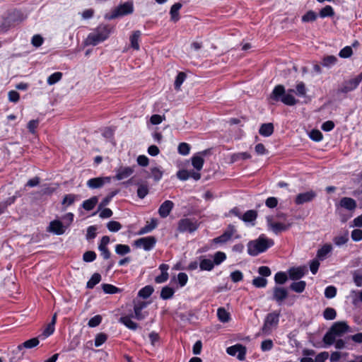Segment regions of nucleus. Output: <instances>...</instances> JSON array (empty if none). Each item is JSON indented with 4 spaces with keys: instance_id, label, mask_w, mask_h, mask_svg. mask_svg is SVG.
Wrapping results in <instances>:
<instances>
[{
    "instance_id": "nucleus-62",
    "label": "nucleus",
    "mask_w": 362,
    "mask_h": 362,
    "mask_svg": "<svg viewBox=\"0 0 362 362\" xmlns=\"http://www.w3.org/2000/svg\"><path fill=\"white\" fill-rule=\"evenodd\" d=\"M102 321V317L100 315H95L90 318L88 322V325L90 327H95L98 326Z\"/></svg>"
},
{
    "instance_id": "nucleus-33",
    "label": "nucleus",
    "mask_w": 362,
    "mask_h": 362,
    "mask_svg": "<svg viewBox=\"0 0 362 362\" xmlns=\"http://www.w3.org/2000/svg\"><path fill=\"white\" fill-rule=\"evenodd\" d=\"M257 216V213L255 210L247 211L241 217V219L244 222H252L254 221Z\"/></svg>"
},
{
    "instance_id": "nucleus-47",
    "label": "nucleus",
    "mask_w": 362,
    "mask_h": 362,
    "mask_svg": "<svg viewBox=\"0 0 362 362\" xmlns=\"http://www.w3.org/2000/svg\"><path fill=\"white\" fill-rule=\"evenodd\" d=\"M288 276L285 272H277L274 276V281L276 284H284L286 282Z\"/></svg>"
},
{
    "instance_id": "nucleus-28",
    "label": "nucleus",
    "mask_w": 362,
    "mask_h": 362,
    "mask_svg": "<svg viewBox=\"0 0 362 362\" xmlns=\"http://www.w3.org/2000/svg\"><path fill=\"white\" fill-rule=\"evenodd\" d=\"M39 343H40V341L38 340V339L37 337L32 338L29 340L25 341L23 344H19L17 346V350L21 351L23 348L31 349V348L37 346L39 344Z\"/></svg>"
},
{
    "instance_id": "nucleus-34",
    "label": "nucleus",
    "mask_w": 362,
    "mask_h": 362,
    "mask_svg": "<svg viewBox=\"0 0 362 362\" xmlns=\"http://www.w3.org/2000/svg\"><path fill=\"white\" fill-rule=\"evenodd\" d=\"M157 226V221L156 219H151V223H147V224L141 228L139 232V235H143L145 233H148L153 230Z\"/></svg>"
},
{
    "instance_id": "nucleus-54",
    "label": "nucleus",
    "mask_w": 362,
    "mask_h": 362,
    "mask_svg": "<svg viewBox=\"0 0 362 362\" xmlns=\"http://www.w3.org/2000/svg\"><path fill=\"white\" fill-rule=\"evenodd\" d=\"M102 288L103 291L105 293H110V294H114L118 292L119 289L116 286L108 284H103L102 285Z\"/></svg>"
},
{
    "instance_id": "nucleus-51",
    "label": "nucleus",
    "mask_w": 362,
    "mask_h": 362,
    "mask_svg": "<svg viewBox=\"0 0 362 362\" xmlns=\"http://www.w3.org/2000/svg\"><path fill=\"white\" fill-rule=\"evenodd\" d=\"M107 229L111 232H117L122 228V225L116 221H110L107 224Z\"/></svg>"
},
{
    "instance_id": "nucleus-55",
    "label": "nucleus",
    "mask_w": 362,
    "mask_h": 362,
    "mask_svg": "<svg viewBox=\"0 0 362 362\" xmlns=\"http://www.w3.org/2000/svg\"><path fill=\"white\" fill-rule=\"evenodd\" d=\"M317 18L316 13L313 11H308L305 15L302 16L303 22H313Z\"/></svg>"
},
{
    "instance_id": "nucleus-38",
    "label": "nucleus",
    "mask_w": 362,
    "mask_h": 362,
    "mask_svg": "<svg viewBox=\"0 0 362 362\" xmlns=\"http://www.w3.org/2000/svg\"><path fill=\"white\" fill-rule=\"evenodd\" d=\"M337 58L334 55H329L323 57L322 65L325 67H330L337 62Z\"/></svg>"
},
{
    "instance_id": "nucleus-25",
    "label": "nucleus",
    "mask_w": 362,
    "mask_h": 362,
    "mask_svg": "<svg viewBox=\"0 0 362 362\" xmlns=\"http://www.w3.org/2000/svg\"><path fill=\"white\" fill-rule=\"evenodd\" d=\"M141 35V33L140 30H135L133 32L132 35L130 36V42L131 47L136 50H139V40Z\"/></svg>"
},
{
    "instance_id": "nucleus-14",
    "label": "nucleus",
    "mask_w": 362,
    "mask_h": 362,
    "mask_svg": "<svg viewBox=\"0 0 362 362\" xmlns=\"http://www.w3.org/2000/svg\"><path fill=\"white\" fill-rule=\"evenodd\" d=\"M174 204L172 201L166 200L165 201L158 209V214L161 218H166L172 209H173Z\"/></svg>"
},
{
    "instance_id": "nucleus-45",
    "label": "nucleus",
    "mask_w": 362,
    "mask_h": 362,
    "mask_svg": "<svg viewBox=\"0 0 362 362\" xmlns=\"http://www.w3.org/2000/svg\"><path fill=\"white\" fill-rule=\"evenodd\" d=\"M306 87L303 82L300 81L296 84V94L299 97H304L306 95Z\"/></svg>"
},
{
    "instance_id": "nucleus-10",
    "label": "nucleus",
    "mask_w": 362,
    "mask_h": 362,
    "mask_svg": "<svg viewBox=\"0 0 362 362\" xmlns=\"http://www.w3.org/2000/svg\"><path fill=\"white\" fill-rule=\"evenodd\" d=\"M147 305L148 303L144 301L135 303L134 305V314L131 315L132 317H134L137 320H144L148 315V313L146 311H143V310L146 308Z\"/></svg>"
},
{
    "instance_id": "nucleus-6",
    "label": "nucleus",
    "mask_w": 362,
    "mask_h": 362,
    "mask_svg": "<svg viewBox=\"0 0 362 362\" xmlns=\"http://www.w3.org/2000/svg\"><path fill=\"white\" fill-rule=\"evenodd\" d=\"M199 223L194 218H182L179 221L177 230L180 233H193L199 228Z\"/></svg>"
},
{
    "instance_id": "nucleus-5",
    "label": "nucleus",
    "mask_w": 362,
    "mask_h": 362,
    "mask_svg": "<svg viewBox=\"0 0 362 362\" xmlns=\"http://www.w3.org/2000/svg\"><path fill=\"white\" fill-rule=\"evenodd\" d=\"M280 313L274 311L267 315L264 325L262 328V332L264 334H269L272 328L276 327L279 321Z\"/></svg>"
},
{
    "instance_id": "nucleus-56",
    "label": "nucleus",
    "mask_w": 362,
    "mask_h": 362,
    "mask_svg": "<svg viewBox=\"0 0 362 362\" xmlns=\"http://www.w3.org/2000/svg\"><path fill=\"white\" fill-rule=\"evenodd\" d=\"M107 339V334L104 333H99L96 335L95 339V346L98 347L104 344Z\"/></svg>"
},
{
    "instance_id": "nucleus-7",
    "label": "nucleus",
    "mask_w": 362,
    "mask_h": 362,
    "mask_svg": "<svg viewBox=\"0 0 362 362\" xmlns=\"http://www.w3.org/2000/svg\"><path fill=\"white\" fill-rule=\"evenodd\" d=\"M267 222L269 229L276 235L283 231L288 230L292 226V223L288 221L275 222L273 221L272 217L271 216L267 217Z\"/></svg>"
},
{
    "instance_id": "nucleus-32",
    "label": "nucleus",
    "mask_w": 362,
    "mask_h": 362,
    "mask_svg": "<svg viewBox=\"0 0 362 362\" xmlns=\"http://www.w3.org/2000/svg\"><path fill=\"white\" fill-rule=\"evenodd\" d=\"M337 336L332 332L331 329H329L328 332L324 335L322 341L327 346H331L334 344L336 340Z\"/></svg>"
},
{
    "instance_id": "nucleus-22",
    "label": "nucleus",
    "mask_w": 362,
    "mask_h": 362,
    "mask_svg": "<svg viewBox=\"0 0 362 362\" xmlns=\"http://www.w3.org/2000/svg\"><path fill=\"white\" fill-rule=\"evenodd\" d=\"M274 132V125L272 123L262 124L259 129V133L263 136H269Z\"/></svg>"
},
{
    "instance_id": "nucleus-35",
    "label": "nucleus",
    "mask_w": 362,
    "mask_h": 362,
    "mask_svg": "<svg viewBox=\"0 0 362 362\" xmlns=\"http://www.w3.org/2000/svg\"><path fill=\"white\" fill-rule=\"evenodd\" d=\"M175 293V291L173 288L169 286H165L160 291V298L163 300H168L171 298Z\"/></svg>"
},
{
    "instance_id": "nucleus-39",
    "label": "nucleus",
    "mask_w": 362,
    "mask_h": 362,
    "mask_svg": "<svg viewBox=\"0 0 362 362\" xmlns=\"http://www.w3.org/2000/svg\"><path fill=\"white\" fill-rule=\"evenodd\" d=\"M154 288L152 286H146L139 291V296L143 298H148L153 292Z\"/></svg>"
},
{
    "instance_id": "nucleus-36",
    "label": "nucleus",
    "mask_w": 362,
    "mask_h": 362,
    "mask_svg": "<svg viewBox=\"0 0 362 362\" xmlns=\"http://www.w3.org/2000/svg\"><path fill=\"white\" fill-rule=\"evenodd\" d=\"M349 240V234L347 232L344 233L343 235H337L334 238L333 243L337 246H341L346 244Z\"/></svg>"
},
{
    "instance_id": "nucleus-20",
    "label": "nucleus",
    "mask_w": 362,
    "mask_h": 362,
    "mask_svg": "<svg viewBox=\"0 0 362 362\" xmlns=\"http://www.w3.org/2000/svg\"><path fill=\"white\" fill-rule=\"evenodd\" d=\"M332 250V246L331 244H325L317 252V257L320 260H324L328 254Z\"/></svg>"
},
{
    "instance_id": "nucleus-23",
    "label": "nucleus",
    "mask_w": 362,
    "mask_h": 362,
    "mask_svg": "<svg viewBox=\"0 0 362 362\" xmlns=\"http://www.w3.org/2000/svg\"><path fill=\"white\" fill-rule=\"evenodd\" d=\"M103 177H95L88 180L87 186L90 189H97L103 186L105 180Z\"/></svg>"
},
{
    "instance_id": "nucleus-63",
    "label": "nucleus",
    "mask_w": 362,
    "mask_h": 362,
    "mask_svg": "<svg viewBox=\"0 0 362 362\" xmlns=\"http://www.w3.org/2000/svg\"><path fill=\"white\" fill-rule=\"evenodd\" d=\"M96 254L93 251H87L83 255V259L86 262H90L95 259Z\"/></svg>"
},
{
    "instance_id": "nucleus-43",
    "label": "nucleus",
    "mask_w": 362,
    "mask_h": 362,
    "mask_svg": "<svg viewBox=\"0 0 362 362\" xmlns=\"http://www.w3.org/2000/svg\"><path fill=\"white\" fill-rule=\"evenodd\" d=\"M336 310L332 308H327L323 312V317L327 320H332L336 318Z\"/></svg>"
},
{
    "instance_id": "nucleus-53",
    "label": "nucleus",
    "mask_w": 362,
    "mask_h": 362,
    "mask_svg": "<svg viewBox=\"0 0 362 362\" xmlns=\"http://www.w3.org/2000/svg\"><path fill=\"white\" fill-rule=\"evenodd\" d=\"M186 78V74L184 72H180L177 76H176L175 81V88L176 90H179L181 85L184 82V81Z\"/></svg>"
},
{
    "instance_id": "nucleus-29",
    "label": "nucleus",
    "mask_w": 362,
    "mask_h": 362,
    "mask_svg": "<svg viewBox=\"0 0 362 362\" xmlns=\"http://www.w3.org/2000/svg\"><path fill=\"white\" fill-rule=\"evenodd\" d=\"M98 202V199L96 196L85 200L82 204V207L86 211H90L94 209Z\"/></svg>"
},
{
    "instance_id": "nucleus-13",
    "label": "nucleus",
    "mask_w": 362,
    "mask_h": 362,
    "mask_svg": "<svg viewBox=\"0 0 362 362\" xmlns=\"http://www.w3.org/2000/svg\"><path fill=\"white\" fill-rule=\"evenodd\" d=\"M288 297V291L286 288L280 286L273 288L272 299L279 305H281L283 301Z\"/></svg>"
},
{
    "instance_id": "nucleus-60",
    "label": "nucleus",
    "mask_w": 362,
    "mask_h": 362,
    "mask_svg": "<svg viewBox=\"0 0 362 362\" xmlns=\"http://www.w3.org/2000/svg\"><path fill=\"white\" fill-rule=\"evenodd\" d=\"M337 294V288L333 286H327L325 291V296L327 298H332Z\"/></svg>"
},
{
    "instance_id": "nucleus-21",
    "label": "nucleus",
    "mask_w": 362,
    "mask_h": 362,
    "mask_svg": "<svg viewBox=\"0 0 362 362\" xmlns=\"http://www.w3.org/2000/svg\"><path fill=\"white\" fill-rule=\"evenodd\" d=\"M56 321L57 314L54 313L52 317L51 322L47 325L46 328L44 329L42 334V336H43L44 338H47L53 334V332H54V325L56 324Z\"/></svg>"
},
{
    "instance_id": "nucleus-11",
    "label": "nucleus",
    "mask_w": 362,
    "mask_h": 362,
    "mask_svg": "<svg viewBox=\"0 0 362 362\" xmlns=\"http://www.w3.org/2000/svg\"><path fill=\"white\" fill-rule=\"evenodd\" d=\"M329 329L337 336L341 337L344 334L350 332V327L344 321L334 322Z\"/></svg>"
},
{
    "instance_id": "nucleus-18",
    "label": "nucleus",
    "mask_w": 362,
    "mask_h": 362,
    "mask_svg": "<svg viewBox=\"0 0 362 362\" xmlns=\"http://www.w3.org/2000/svg\"><path fill=\"white\" fill-rule=\"evenodd\" d=\"M81 197L78 194H66L62 202V205L64 209H66L68 206L72 205L75 201L80 199Z\"/></svg>"
},
{
    "instance_id": "nucleus-64",
    "label": "nucleus",
    "mask_w": 362,
    "mask_h": 362,
    "mask_svg": "<svg viewBox=\"0 0 362 362\" xmlns=\"http://www.w3.org/2000/svg\"><path fill=\"white\" fill-rule=\"evenodd\" d=\"M351 237L355 242H358L362 240V230L354 229L351 231Z\"/></svg>"
},
{
    "instance_id": "nucleus-58",
    "label": "nucleus",
    "mask_w": 362,
    "mask_h": 362,
    "mask_svg": "<svg viewBox=\"0 0 362 362\" xmlns=\"http://www.w3.org/2000/svg\"><path fill=\"white\" fill-rule=\"evenodd\" d=\"M352 54L353 51L351 47L346 46L340 50L339 56L341 58H349Z\"/></svg>"
},
{
    "instance_id": "nucleus-40",
    "label": "nucleus",
    "mask_w": 362,
    "mask_h": 362,
    "mask_svg": "<svg viewBox=\"0 0 362 362\" xmlns=\"http://www.w3.org/2000/svg\"><path fill=\"white\" fill-rule=\"evenodd\" d=\"M101 280V276L98 273H95L92 275L91 278L87 282L86 287L88 288H93Z\"/></svg>"
},
{
    "instance_id": "nucleus-3",
    "label": "nucleus",
    "mask_w": 362,
    "mask_h": 362,
    "mask_svg": "<svg viewBox=\"0 0 362 362\" xmlns=\"http://www.w3.org/2000/svg\"><path fill=\"white\" fill-rule=\"evenodd\" d=\"M111 28L108 25L101 24L93 32L89 33L85 40L86 45L95 46L109 37Z\"/></svg>"
},
{
    "instance_id": "nucleus-2",
    "label": "nucleus",
    "mask_w": 362,
    "mask_h": 362,
    "mask_svg": "<svg viewBox=\"0 0 362 362\" xmlns=\"http://www.w3.org/2000/svg\"><path fill=\"white\" fill-rule=\"evenodd\" d=\"M274 244V242L272 239L267 238L264 235H261L257 239L248 243L247 252L251 256H257L265 252Z\"/></svg>"
},
{
    "instance_id": "nucleus-49",
    "label": "nucleus",
    "mask_w": 362,
    "mask_h": 362,
    "mask_svg": "<svg viewBox=\"0 0 362 362\" xmlns=\"http://www.w3.org/2000/svg\"><path fill=\"white\" fill-rule=\"evenodd\" d=\"M178 153L183 156H187L189 153L190 146L187 143H180L177 148Z\"/></svg>"
},
{
    "instance_id": "nucleus-59",
    "label": "nucleus",
    "mask_w": 362,
    "mask_h": 362,
    "mask_svg": "<svg viewBox=\"0 0 362 362\" xmlns=\"http://www.w3.org/2000/svg\"><path fill=\"white\" fill-rule=\"evenodd\" d=\"M226 259V255L223 252H217L214 255V263L218 265Z\"/></svg>"
},
{
    "instance_id": "nucleus-37",
    "label": "nucleus",
    "mask_w": 362,
    "mask_h": 362,
    "mask_svg": "<svg viewBox=\"0 0 362 362\" xmlns=\"http://www.w3.org/2000/svg\"><path fill=\"white\" fill-rule=\"evenodd\" d=\"M306 286V283L305 281H300L297 282H293L291 284L290 288L296 292V293H302Z\"/></svg>"
},
{
    "instance_id": "nucleus-4",
    "label": "nucleus",
    "mask_w": 362,
    "mask_h": 362,
    "mask_svg": "<svg viewBox=\"0 0 362 362\" xmlns=\"http://www.w3.org/2000/svg\"><path fill=\"white\" fill-rule=\"evenodd\" d=\"M134 6L132 2H125L115 8L111 13L105 15V18L107 20H112L119 17L132 13Z\"/></svg>"
},
{
    "instance_id": "nucleus-1",
    "label": "nucleus",
    "mask_w": 362,
    "mask_h": 362,
    "mask_svg": "<svg viewBox=\"0 0 362 362\" xmlns=\"http://www.w3.org/2000/svg\"><path fill=\"white\" fill-rule=\"evenodd\" d=\"M294 89H288L286 90L283 85H277L274 87L269 95V99L274 102L281 101L286 105L293 106L298 102L293 95Z\"/></svg>"
},
{
    "instance_id": "nucleus-42",
    "label": "nucleus",
    "mask_w": 362,
    "mask_h": 362,
    "mask_svg": "<svg viewBox=\"0 0 362 362\" xmlns=\"http://www.w3.org/2000/svg\"><path fill=\"white\" fill-rule=\"evenodd\" d=\"M334 15V11L331 6H326L320 11V16L321 18L332 17Z\"/></svg>"
},
{
    "instance_id": "nucleus-31",
    "label": "nucleus",
    "mask_w": 362,
    "mask_h": 362,
    "mask_svg": "<svg viewBox=\"0 0 362 362\" xmlns=\"http://www.w3.org/2000/svg\"><path fill=\"white\" fill-rule=\"evenodd\" d=\"M204 163V158L197 153L192 158V164L197 171H199L202 169Z\"/></svg>"
},
{
    "instance_id": "nucleus-24",
    "label": "nucleus",
    "mask_w": 362,
    "mask_h": 362,
    "mask_svg": "<svg viewBox=\"0 0 362 362\" xmlns=\"http://www.w3.org/2000/svg\"><path fill=\"white\" fill-rule=\"evenodd\" d=\"M340 205L341 207L351 211L356 207V202L352 198L344 197L340 201Z\"/></svg>"
},
{
    "instance_id": "nucleus-44",
    "label": "nucleus",
    "mask_w": 362,
    "mask_h": 362,
    "mask_svg": "<svg viewBox=\"0 0 362 362\" xmlns=\"http://www.w3.org/2000/svg\"><path fill=\"white\" fill-rule=\"evenodd\" d=\"M151 173L154 181L158 182L162 178L163 171L158 167H153L151 168Z\"/></svg>"
},
{
    "instance_id": "nucleus-8",
    "label": "nucleus",
    "mask_w": 362,
    "mask_h": 362,
    "mask_svg": "<svg viewBox=\"0 0 362 362\" xmlns=\"http://www.w3.org/2000/svg\"><path fill=\"white\" fill-rule=\"evenodd\" d=\"M226 352L230 356H236L238 359L240 361H244L245 359L246 348L240 344H237L228 347L226 349Z\"/></svg>"
},
{
    "instance_id": "nucleus-19",
    "label": "nucleus",
    "mask_w": 362,
    "mask_h": 362,
    "mask_svg": "<svg viewBox=\"0 0 362 362\" xmlns=\"http://www.w3.org/2000/svg\"><path fill=\"white\" fill-rule=\"evenodd\" d=\"M361 83V78L355 77L345 82L344 86L342 88V91L344 93L349 92L355 89L358 84Z\"/></svg>"
},
{
    "instance_id": "nucleus-30",
    "label": "nucleus",
    "mask_w": 362,
    "mask_h": 362,
    "mask_svg": "<svg viewBox=\"0 0 362 362\" xmlns=\"http://www.w3.org/2000/svg\"><path fill=\"white\" fill-rule=\"evenodd\" d=\"M181 7L182 4L180 3H175L172 6L170 11L171 21L177 22L180 19L179 10Z\"/></svg>"
},
{
    "instance_id": "nucleus-12",
    "label": "nucleus",
    "mask_w": 362,
    "mask_h": 362,
    "mask_svg": "<svg viewBox=\"0 0 362 362\" xmlns=\"http://www.w3.org/2000/svg\"><path fill=\"white\" fill-rule=\"evenodd\" d=\"M317 196V194L313 190H310L303 193L298 194L295 199V203L297 205L303 204L313 200Z\"/></svg>"
},
{
    "instance_id": "nucleus-9",
    "label": "nucleus",
    "mask_w": 362,
    "mask_h": 362,
    "mask_svg": "<svg viewBox=\"0 0 362 362\" xmlns=\"http://www.w3.org/2000/svg\"><path fill=\"white\" fill-rule=\"evenodd\" d=\"M156 239L153 236L141 238L135 240L134 245L137 247H142L144 250H151L156 245Z\"/></svg>"
},
{
    "instance_id": "nucleus-46",
    "label": "nucleus",
    "mask_w": 362,
    "mask_h": 362,
    "mask_svg": "<svg viewBox=\"0 0 362 362\" xmlns=\"http://www.w3.org/2000/svg\"><path fill=\"white\" fill-rule=\"evenodd\" d=\"M115 252L119 255H124L130 252V247L127 245L118 244L115 247Z\"/></svg>"
},
{
    "instance_id": "nucleus-52",
    "label": "nucleus",
    "mask_w": 362,
    "mask_h": 362,
    "mask_svg": "<svg viewBox=\"0 0 362 362\" xmlns=\"http://www.w3.org/2000/svg\"><path fill=\"white\" fill-rule=\"evenodd\" d=\"M267 280L264 277H256L252 280V284L257 288H264L267 286Z\"/></svg>"
},
{
    "instance_id": "nucleus-41",
    "label": "nucleus",
    "mask_w": 362,
    "mask_h": 362,
    "mask_svg": "<svg viewBox=\"0 0 362 362\" xmlns=\"http://www.w3.org/2000/svg\"><path fill=\"white\" fill-rule=\"evenodd\" d=\"M214 267V263L209 259H204L200 262L199 267L201 270L211 271Z\"/></svg>"
},
{
    "instance_id": "nucleus-61",
    "label": "nucleus",
    "mask_w": 362,
    "mask_h": 362,
    "mask_svg": "<svg viewBox=\"0 0 362 362\" xmlns=\"http://www.w3.org/2000/svg\"><path fill=\"white\" fill-rule=\"evenodd\" d=\"M322 137V134L317 129H313L310 133V138L315 141H321Z\"/></svg>"
},
{
    "instance_id": "nucleus-57",
    "label": "nucleus",
    "mask_w": 362,
    "mask_h": 362,
    "mask_svg": "<svg viewBox=\"0 0 362 362\" xmlns=\"http://www.w3.org/2000/svg\"><path fill=\"white\" fill-rule=\"evenodd\" d=\"M148 194V188L146 185H140L137 189V196L144 199Z\"/></svg>"
},
{
    "instance_id": "nucleus-27",
    "label": "nucleus",
    "mask_w": 362,
    "mask_h": 362,
    "mask_svg": "<svg viewBox=\"0 0 362 362\" xmlns=\"http://www.w3.org/2000/svg\"><path fill=\"white\" fill-rule=\"evenodd\" d=\"M217 317L220 322L226 323L230 320V314L224 308L221 307L217 310Z\"/></svg>"
},
{
    "instance_id": "nucleus-26",
    "label": "nucleus",
    "mask_w": 362,
    "mask_h": 362,
    "mask_svg": "<svg viewBox=\"0 0 362 362\" xmlns=\"http://www.w3.org/2000/svg\"><path fill=\"white\" fill-rule=\"evenodd\" d=\"M132 315L122 316L119 318V322L129 329L136 330L138 328V325L132 320Z\"/></svg>"
},
{
    "instance_id": "nucleus-50",
    "label": "nucleus",
    "mask_w": 362,
    "mask_h": 362,
    "mask_svg": "<svg viewBox=\"0 0 362 362\" xmlns=\"http://www.w3.org/2000/svg\"><path fill=\"white\" fill-rule=\"evenodd\" d=\"M354 282L356 286H362V272L360 270H356L353 272Z\"/></svg>"
},
{
    "instance_id": "nucleus-15",
    "label": "nucleus",
    "mask_w": 362,
    "mask_h": 362,
    "mask_svg": "<svg viewBox=\"0 0 362 362\" xmlns=\"http://www.w3.org/2000/svg\"><path fill=\"white\" fill-rule=\"evenodd\" d=\"M49 230L56 235H62L65 233L66 227L61 221L55 220L50 222Z\"/></svg>"
},
{
    "instance_id": "nucleus-48",
    "label": "nucleus",
    "mask_w": 362,
    "mask_h": 362,
    "mask_svg": "<svg viewBox=\"0 0 362 362\" xmlns=\"http://www.w3.org/2000/svg\"><path fill=\"white\" fill-rule=\"evenodd\" d=\"M62 74L61 72H55L51 74L47 78V83L49 85H53L62 79Z\"/></svg>"
},
{
    "instance_id": "nucleus-17",
    "label": "nucleus",
    "mask_w": 362,
    "mask_h": 362,
    "mask_svg": "<svg viewBox=\"0 0 362 362\" xmlns=\"http://www.w3.org/2000/svg\"><path fill=\"white\" fill-rule=\"evenodd\" d=\"M288 276L291 280H298L305 275V269L303 267H292L288 270Z\"/></svg>"
},
{
    "instance_id": "nucleus-16",
    "label": "nucleus",
    "mask_w": 362,
    "mask_h": 362,
    "mask_svg": "<svg viewBox=\"0 0 362 362\" xmlns=\"http://www.w3.org/2000/svg\"><path fill=\"white\" fill-rule=\"evenodd\" d=\"M134 173V169L132 167H120L117 170L115 178L117 180H121L129 177Z\"/></svg>"
}]
</instances>
